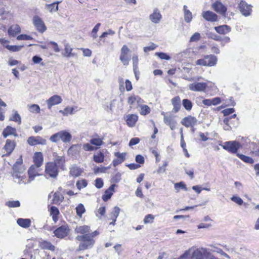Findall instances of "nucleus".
<instances>
[{
  "label": "nucleus",
  "mask_w": 259,
  "mask_h": 259,
  "mask_svg": "<svg viewBox=\"0 0 259 259\" xmlns=\"http://www.w3.org/2000/svg\"><path fill=\"white\" fill-rule=\"evenodd\" d=\"M78 241H81L79 245L78 249L83 250L93 247L95 244V240L92 238L91 235L87 234L83 235H78L76 237Z\"/></svg>",
  "instance_id": "1"
},
{
  "label": "nucleus",
  "mask_w": 259,
  "mask_h": 259,
  "mask_svg": "<svg viewBox=\"0 0 259 259\" xmlns=\"http://www.w3.org/2000/svg\"><path fill=\"white\" fill-rule=\"evenodd\" d=\"M72 139L71 134L66 131H61L53 135L50 138V140L54 143H57L61 140L64 143L69 142Z\"/></svg>",
  "instance_id": "2"
},
{
  "label": "nucleus",
  "mask_w": 259,
  "mask_h": 259,
  "mask_svg": "<svg viewBox=\"0 0 259 259\" xmlns=\"http://www.w3.org/2000/svg\"><path fill=\"white\" fill-rule=\"evenodd\" d=\"M217 62V58L214 55H207L204 58L198 59L196 64L201 66H207L209 67L215 65Z\"/></svg>",
  "instance_id": "3"
},
{
  "label": "nucleus",
  "mask_w": 259,
  "mask_h": 259,
  "mask_svg": "<svg viewBox=\"0 0 259 259\" xmlns=\"http://www.w3.org/2000/svg\"><path fill=\"white\" fill-rule=\"evenodd\" d=\"M189 250H191L190 252L191 259H204L209 254L207 250L202 247L196 249L191 248Z\"/></svg>",
  "instance_id": "4"
},
{
  "label": "nucleus",
  "mask_w": 259,
  "mask_h": 259,
  "mask_svg": "<svg viewBox=\"0 0 259 259\" xmlns=\"http://www.w3.org/2000/svg\"><path fill=\"white\" fill-rule=\"evenodd\" d=\"M45 174L46 176L56 178L58 175V168L53 162H49L46 164Z\"/></svg>",
  "instance_id": "5"
},
{
  "label": "nucleus",
  "mask_w": 259,
  "mask_h": 259,
  "mask_svg": "<svg viewBox=\"0 0 259 259\" xmlns=\"http://www.w3.org/2000/svg\"><path fill=\"white\" fill-rule=\"evenodd\" d=\"M223 148L231 153H236L241 147V144L236 141H228L221 145Z\"/></svg>",
  "instance_id": "6"
},
{
  "label": "nucleus",
  "mask_w": 259,
  "mask_h": 259,
  "mask_svg": "<svg viewBox=\"0 0 259 259\" xmlns=\"http://www.w3.org/2000/svg\"><path fill=\"white\" fill-rule=\"evenodd\" d=\"M163 115V121L165 124L168 125L171 130H174L176 128L177 122L175 119V116L172 115L170 113H161Z\"/></svg>",
  "instance_id": "7"
},
{
  "label": "nucleus",
  "mask_w": 259,
  "mask_h": 259,
  "mask_svg": "<svg viewBox=\"0 0 259 259\" xmlns=\"http://www.w3.org/2000/svg\"><path fill=\"white\" fill-rule=\"evenodd\" d=\"M207 87V83L204 82L195 81L188 85V88L190 91L198 92H205Z\"/></svg>",
  "instance_id": "8"
},
{
  "label": "nucleus",
  "mask_w": 259,
  "mask_h": 259,
  "mask_svg": "<svg viewBox=\"0 0 259 259\" xmlns=\"http://www.w3.org/2000/svg\"><path fill=\"white\" fill-rule=\"evenodd\" d=\"M130 52L128 47L126 45H123L121 49L120 60L124 65H127L131 60V57L128 55Z\"/></svg>",
  "instance_id": "9"
},
{
  "label": "nucleus",
  "mask_w": 259,
  "mask_h": 259,
  "mask_svg": "<svg viewBox=\"0 0 259 259\" xmlns=\"http://www.w3.org/2000/svg\"><path fill=\"white\" fill-rule=\"evenodd\" d=\"M33 22L35 28L39 32L43 33L46 30L47 27L45 26L44 21L38 16H34L33 18Z\"/></svg>",
  "instance_id": "10"
},
{
  "label": "nucleus",
  "mask_w": 259,
  "mask_h": 259,
  "mask_svg": "<svg viewBox=\"0 0 259 259\" xmlns=\"http://www.w3.org/2000/svg\"><path fill=\"white\" fill-rule=\"evenodd\" d=\"M211 7L217 13L223 16H225L227 8L220 1H216L212 4Z\"/></svg>",
  "instance_id": "11"
},
{
  "label": "nucleus",
  "mask_w": 259,
  "mask_h": 259,
  "mask_svg": "<svg viewBox=\"0 0 259 259\" xmlns=\"http://www.w3.org/2000/svg\"><path fill=\"white\" fill-rule=\"evenodd\" d=\"M27 143L29 145L35 146L37 145H45L47 144V141L45 139H43L41 137L31 136L28 138Z\"/></svg>",
  "instance_id": "12"
},
{
  "label": "nucleus",
  "mask_w": 259,
  "mask_h": 259,
  "mask_svg": "<svg viewBox=\"0 0 259 259\" xmlns=\"http://www.w3.org/2000/svg\"><path fill=\"white\" fill-rule=\"evenodd\" d=\"M197 121V119L195 117L189 115L182 119L181 124L187 127H194Z\"/></svg>",
  "instance_id": "13"
},
{
  "label": "nucleus",
  "mask_w": 259,
  "mask_h": 259,
  "mask_svg": "<svg viewBox=\"0 0 259 259\" xmlns=\"http://www.w3.org/2000/svg\"><path fill=\"white\" fill-rule=\"evenodd\" d=\"M201 15L205 20L209 22H216L218 20V16L210 11H203Z\"/></svg>",
  "instance_id": "14"
},
{
  "label": "nucleus",
  "mask_w": 259,
  "mask_h": 259,
  "mask_svg": "<svg viewBox=\"0 0 259 259\" xmlns=\"http://www.w3.org/2000/svg\"><path fill=\"white\" fill-rule=\"evenodd\" d=\"M48 108L51 109L52 106L58 105L62 102V98L57 95H53L47 100Z\"/></svg>",
  "instance_id": "15"
},
{
  "label": "nucleus",
  "mask_w": 259,
  "mask_h": 259,
  "mask_svg": "<svg viewBox=\"0 0 259 259\" xmlns=\"http://www.w3.org/2000/svg\"><path fill=\"white\" fill-rule=\"evenodd\" d=\"M127 102L131 108H135L140 106L143 101L139 96L133 95L128 98Z\"/></svg>",
  "instance_id": "16"
},
{
  "label": "nucleus",
  "mask_w": 259,
  "mask_h": 259,
  "mask_svg": "<svg viewBox=\"0 0 259 259\" xmlns=\"http://www.w3.org/2000/svg\"><path fill=\"white\" fill-rule=\"evenodd\" d=\"M68 227L65 225H63L56 229L54 231V233L57 237L63 238L67 236L68 233Z\"/></svg>",
  "instance_id": "17"
},
{
  "label": "nucleus",
  "mask_w": 259,
  "mask_h": 259,
  "mask_svg": "<svg viewBox=\"0 0 259 259\" xmlns=\"http://www.w3.org/2000/svg\"><path fill=\"white\" fill-rule=\"evenodd\" d=\"M240 11L245 16H248L250 15L251 12V7L247 5L245 2H241L239 4Z\"/></svg>",
  "instance_id": "18"
},
{
  "label": "nucleus",
  "mask_w": 259,
  "mask_h": 259,
  "mask_svg": "<svg viewBox=\"0 0 259 259\" xmlns=\"http://www.w3.org/2000/svg\"><path fill=\"white\" fill-rule=\"evenodd\" d=\"M35 165H32L30 166L28 170V174L29 175V179L28 183H30L31 181L34 180V178L36 176H38V170Z\"/></svg>",
  "instance_id": "19"
},
{
  "label": "nucleus",
  "mask_w": 259,
  "mask_h": 259,
  "mask_svg": "<svg viewBox=\"0 0 259 259\" xmlns=\"http://www.w3.org/2000/svg\"><path fill=\"white\" fill-rule=\"evenodd\" d=\"M2 135L5 138H6L8 136L11 135H13L15 137H18L16 129L11 126H7L5 128H4Z\"/></svg>",
  "instance_id": "20"
},
{
  "label": "nucleus",
  "mask_w": 259,
  "mask_h": 259,
  "mask_svg": "<svg viewBox=\"0 0 259 259\" xmlns=\"http://www.w3.org/2000/svg\"><path fill=\"white\" fill-rule=\"evenodd\" d=\"M16 144L13 141L10 140H7L6 144L4 146V150L6 151V155L10 154L14 150Z\"/></svg>",
  "instance_id": "21"
},
{
  "label": "nucleus",
  "mask_w": 259,
  "mask_h": 259,
  "mask_svg": "<svg viewBox=\"0 0 259 259\" xmlns=\"http://www.w3.org/2000/svg\"><path fill=\"white\" fill-rule=\"evenodd\" d=\"M44 161L43 155L41 152H36L33 156V162L37 168L39 167Z\"/></svg>",
  "instance_id": "22"
},
{
  "label": "nucleus",
  "mask_w": 259,
  "mask_h": 259,
  "mask_svg": "<svg viewBox=\"0 0 259 259\" xmlns=\"http://www.w3.org/2000/svg\"><path fill=\"white\" fill-rule=\"evenodd\" d=\"M138 119V116L136 114H128L126 117V122L130 127H134Z\"/></svg>",
  "instance_id": "23"
},
{
  "label": "nucleus",
  "mask_w": 259,
  "mask_h": 259,
  "mask_svg": "<svg viewBox=\"0 0 259 259\" xmlns=\"http://www.w3.org/2000/svg\"><path fill=\"white\" fill-rule=\"evenodd\" d=\"M171 104L173 106L172 111L175 113L178 112L181 107V99L179 96H176L171 99Z\"/></svg>",
  "instance_id": "24"
},
{
  "label": "nucleus",
  "mask_w": 259,
  "mask_h": 259,
  "mask_svg": "<svg viewBox=\"0 0 259 259\" xmlns=\"http://www.w3.org/2000/svg\"><path fill=\"white\" fill-rule=\"evenodd\" d=\"M115 184L111 185L110 187L105 191L104 194L102 196V199L104 201H108L111 197L114 191Z\"/></svg>",
  "instance_id": "25"
},
{
  "label": "nucleus",
  "mask_w": 259,
  "mask_h": 259,
  "mask_svg": "<svg viewBox=\"0 0 259 259\" xmlns=\"http://www.w3.org/2000/svg\"><path fill=\"white\" fill-rule=\"evenodd\" d=\"M149 18L153 23L157 24L159 22L161 19V15L158 9H155L153 13L150 15Z\"/></svg>",
  "instance_id": "26"
},
{
  "label": "nucleus",
  "mask_w": 259,
  "mask_h": 259,
  "mask_svg": "<svg viewBox=\"0 0 259 259\" xmlns=\"http://www.w3.org/2000/svg\"><path fill=\"white\" fill-rule=\"evenodd\" d=\"M83 170L78 166L73 165L70 167L69 174L73 177H77L81 175Z\"/></svg>",
  "instance_id": "27"
},
{
  "label": "nucleus",
  "mask_w": 259,
  "mask_h": 259,
  "mask_svg": "<svg viewBox=\"0 0 259 259\" xmlns=\"http://www.w3.org/2000/svg\"><path fill=\"white\" fill-rule=\"evenodd\" d=\"M21 32L20 27L18 24L13 25L8 29L9 35L14 37Z\"/></svg>",
  "instance_id": "28"
},
{
  "label": "nucleus",
  "mask_w": 259,
  "mask_h": 259,
  "mask_svg": "<svg viewBox=\"0 0 259 259\" xmlns=\"http://www.w3.org/2000/svg\"><path fill=\"white\" fill-rule=\"evenodd\" d=\"M214 29L218 33L222 34H225L231 31V28L226 25L215 27Z\"/></svg>",
  "instance_id": "29"
},
{
  "label": "nucleus",
  "mask_w": 259,
  "mask_h": 259,
  "mask_svg": "<svg viewBox=\"0 0 259 259\" xmlns=\"http://www.w3.org/2000/svg\"><path fill=\"white\" fill-rule=\"evenodd\" d=\"M17 224L22 228H28L31 224V221L29 219L19 218L17 221Z\"/></svg>",
  "instance_id": "30"
},
{
  "label": "nucleus",
  "mask_w": 259,
  "mask_h": 259,
  "mask_svg": "<svg viewBox=\"0 0 259 259\" xmlns=\"http://www.w3.org/2000/svg\"><path fill=\"white\" fill-rule=\"evenodd\" d=\"M50 212L53 220L56 222L58 220V215L60 213L59 209L56 206H52L50 209Z\"/></svg>",
  "instance_id": "31"
},
{
  "label": "nucleus",
  "mask_w": 259,
  "mask_h": 259,
  "mask_svg": "<svg viewBox=\"0 0 259 259\" xmlns=\"http://www.w3.org/2000/svg\"><path fill=\"white\" fill-rule=\"evenodd\" d=\"M64 199L63 196L59 192H55L53 195L52 199L53 203L55 204H60Z\"/></svg>",
  "instance_id": "32"
},
{
  "label": "nucleus",
  "mask_w": 259,
  "mask_h": 259,
  "mask_svg": "<svg viewBox=\"0 0 259 259\" xmlns=\"http://www.w3.org/2000/svg\"><path fill=\"white\" fill-rule=\"evenodd\" d=\"M65 162V158L63 156H57L55 160L54 163L56 164V165L60 167L61 169H63L64 165Z\"/></svg>",
  "instance_id": "33"
},
{
  "label": "nucleus",
  "mask_w": 259,
  "mask_h": 259,
  "mask_svg": "<svg viewBox=\"0 0 259 259\" xmlns=\"http://www.w3.org/2000/svg\"><path fill=\"white\" fill-rule=\"evenodd\" d=\"M40 246L42 249H48L51 251L55 250V246L50 242L42 241L40 243Z\"/></svg>",
  "instance_id": "34"
},
{
  "label": "nucleus",
  "mask_w": 259,
  "mask_h": 259,
  "mask_svg": "<svg viewBox=\"0 0 259 259\" xmlns=\"http://www.w3.org/2000/svg\"><path fill=\"white\" fill-rule=\"evenodd\" d=\"M60 3V2H56L51 4H46L45 7L51 13L54 11L56 12L58 10V5Z\"/></svg>",
  "instance_id": "35"
},
{
  "label": "nucleus",
  "mask_w": 259,
  "mask_h": 259,
  "mask_svg": "<svg viewBox=\"0 0 259 259\" xmlns=\"http://www.w3.org/2000/svg\"><path fill=\"white\" fill-rule=\"evenodd\" d=\"M90 227L88 226H80L76 228L75 231L78 233L82 234L83 235L87 234L89 233Z\"/></svg>",
  "instance_id": "36"
},
{
  "label": "nucleus",
  "mask_w": 259,
  "mask_h": 259,
  "mask_svg": "<svg viewBox=\"0 0 259 259\" xmlns=\"http://www.w3.org/2000/svg\"><path fill=\"white\" fill-rule=\"evenodd\" d=\"M120 208L117 206H115L113 211L111 212L110 219L112 221H116V219L119 215L120 212Z\"/></svg>",
  "instance_id": "37"
},
{
  "label": "nucleus",
  "mask_w": 259,
  "mask_h": 259,
  "mask_svg": "<svg viewBox=\"0 0 259 259\" xmlns=\"http://www.w3.org/2000/svg\"><path fill=\"white\" fill-rule=\"evenodd\" d=\"M237 156L242 161L246 163L249 164H252L254 163V160L250 157L239 153H237Z\"/></svg>",
  "instance_id": "38"
},
{
  "label": "nucleus",
  "mask_w": 259,
  "mask_h": 259,
  "mask_svg": "<svg viewBox=\"0 0 259 259\" xmlns=\"http://www.w3.org/2000/svg\"><path fill=\"white\" fill-rule=\"evenodd\" d=\"M182 105L187 111H190L192 109L193 106L192 102L187 99L183 100Z\"/></svg>",
  "instance_id": "39"
},
{
  "label": "nucleus",
  "mask_w": 259,
  "mask_h": 259,
  "mask_svg": "<svg viewBox=\"0 0 259 259\" xmlns=\"http://www.w3.org/2000/svg\"><path fill=\"white\" fill-rule=\"evenodd\" d=\"M93 159L96 162L101 163L104 161V155L103 153L100 152L94 155Z\"/></svg>",
  "instance_id": "40"
},
{
  "label": "nucleus",
  "mask_w": 259,
  "mask_h": 259,
  "mask_svg": "<svg viewBox=\"0 0 259 259\" xmlns=\"http://www.w3.org/2000/svg\"><path fill=\"white\" fill-rule=\"evenodd\" d=\"M80 146L79 145H73L68 149V152L72 154H76L79 153Z\"/></svg>",
  "instance_id": "41"
},
{
  "label": "nucleus",
  "mask_w": 259,
  "mask_h": 259,
  "mask_svg": "<svg viewBox=\"0 0 259 259\" xmlns=\"http://www.w3.org/2000/svg\"><path fill=\"white\" fill-rule=\"evenodd\" d=\"M65 53L63 54L64 56L70 57L71 56H74V53H72V49L68 45H66L65 46Z\"/></svg>",
  "instance_id": "42"
},
{
  "label": "nucleus",
  "mask_w": 259,
  "mask_h": 259,
  "mask_svg": "<svg viewBox=\"0 0 259 259\" xmlns=\"http://www.w3.org/2000/svg\"><path fill=\"white\" fill-rule=\"evenodd\" d=\"M76 185L78 189L81 190L87 186L88 182L86 180L81 179L77 181Z\"/></svg>",
  "instance_id": "43"
},
{
  "label": "nucleus",
  "mask_w": 259,
  "mask_h": 259,
  "mask_svg": "<svg viewBox=\"0 0 259 259\" xmlns=\"http://www.w3.org/2000/svg\"><path fill=\"white\" fill-rule=\"evenodd\" d=\"M76 214L78 216L81 217L82 214L85 212V209L84 205L80 203L76 207Z\"/></svg>",
  "instance_id": "44"
},
{
  "label": "nucleus",
  "mask_w": 259,
  "mask_h": 259,
  "mask_svg": "<svg viewBox=\"0 0 259 259\" xmlns=\"http://www.w3.org/2000/svg\"><path fill=\"white\" fill-rule=\"evenodd\" d=\"M140 108V114L141 115H145L150 112V108L146 105H141Z\"/></svg>",
  "instance_id": "45"
},
{
  "label": "nucleus",
  "mask_w": 259,
  "mask_h": 259,
  "mask_svg": "<svg viewBox=\"0 0 259 259\" xmlns=\"http://www.w3.org/2000/svg\"><path fill=\"white\" fill-rule=\"evenodd\" d=\"M174 188L177 192H179L180 189H183L185 191L187 190L186 185L183 182L176 183L174 185Z\"/></svg>",
  "instance_id": "46"
},
{
  "label": "nucleus",
  "mask_w": 259,
  "mask_h": 259,
  "mask_svg": "<svg viewBox=\"0 0 259 259\" xmlns=\"http://www.w3.org/2000/svg\"><path fill=\"white\" fill-rule=\"evenodd\" d=\"M74 108L73 107H66L63 110H60L59 112L62 113L63 115L67 116L68 114H72L73 113Z\"/></svg>",
  "instance_id": "47"
},
{
  "label": "nucleus",
  "mask_w": 259,
  "mask_h": 259,
  "mask_svg": "<svg viewBox=\"0 0 259 259\" xmlns=\"http://www.w3.org/2000/svg\"><path fill=\"white\" fill-rule=\"evenodd\" d=\"M29 110L32 113H38L40 112L39 106L37 104H32L28 106Z\"/></svg>",
  "instance_id": "48"
},
{
  "label": "nucleus",
  "mask_w": 259,
  "mask_h": 259,
  "mask_svg": "<svg viewBox=\"0 0 259 259\" xmlns=\"http://www.w3.org/2000/svg\"><path fill=\"white\" fill-rule=\"evenodd\" d=\"M90 142L91 144L97 146H100L103 143V140L101 138H93L90 140Z\"/></svg>",
  "instance_id": "49"
},
{
  "label": "nucleus",
  "mask_w": 259,
  "mask_h": 259,
  "mask_svg": "<svg viewBox=\"0 0 259 259\" xmlns=\"http://www.w3.org/2000/svg\"><path fill=\"white\" fill-rule=\"evenodd\" d=\"M23 46H10L8 45L6 46V48L12 52H18L21 50L23 47Z\"/></svg>",
  "instance_id": "50"
},
{
  "label": "nucleus",
  "mask_w": 259,
  "mask_h": 259,
  "mask_svg": "<svg viewBox=\"0 0 259 259\" xmlns=\"http://www.w3.org/2000/svg\"><path fill=\"white\" fill-rule=\"evenodd\" d=\"M184 19L187 23H190L192 19V14L190 11H185L184 12Z\"/></svg>",
  "instance_id": "51"
},
{
  "label": "nucleus",
  "mask_w": 259,
  "mask_h": 259,
  "mask_svg": "<svg viewBox=\"0 0 259 259\" xmlns=\"http://www.w3.org/2000/svg\"><path fill=\"white\" fill-rule=\"evenodd\" d=\"M6 205L9 207H18L20 206V203L19 201H9L6 203Z\"/></svg>",
  "instance_id": "52"
},
{
  "label": "nucleus",
  "mask_w": 259,
  "mask_h": 259,
  "mask_svg": "<svg viewBox=\"0 0 259 259\" xmlns=\"http://www.w3.org/2000/svg\"><path fill=\"white\" fill-rule=\"evenodd\" d=\"M100 26H101V24L98 23L95 25V26L93 29L91 35H92V37L94 39H96L97 37V32L98 31Z\"/></svg>",
  "instance_id": "53"
},
{
  "label": "nucleus",
  "mask_w": 259,
  "mask_h": 259,
  "mask_svg": "<svg viewBox=\"0 0 259 259\" xmlns=\"http://www.w3.org/2000/svg\"><path fill=\"white\" fill-rule=\"evenodd\" d=\"M82 148L83 150L86 151H92L97 149V148L93 146L91 143L83 144Z\"/></svg>",
  "instance_id": "54"
},
{
  "label": "nucleus",
  "mask_w": 259,
  "mask_h": 259,
  "mask_svg": "<svg viewBox=\"0 0 259 259\" xmlns=\"http://www.w3.org/2000/svg\"><path fill=\"white\" fill-rule=\"evenodd\" d=\"M211 251L212 252H215L220 253V254H222V255H223L225 257H227L228 258L229 257V255L227 253L224 252L222 249L218 248L217 247L213 246L212 247V248L211 249Z\"/></svg>",
  "instance_id": "55"
},
{
  "label": "nucleus",
  "mask_w": 259,
  "mask_h": 259,
  "mask_svg": "<svg viewBox=\"0 0 259 259\" xmlns=\"http://www.w3.org/2000/svg\"><path fill=\"white\" fill-rule=\"evenodd\" d=\"M154 217V216L151 214H149L146 215L144 219V222L145 224H148V223H152L153 222Z\"/></svg>",
  "instance_id": "56"
},
{
  "label": "nucleus",
  "mask_w": 259,
  "mask_h": 259,
  "mask_svg": "<svg viewBox=\"0 0 259 259\" xmlns=\"http://www.w3.org/2000/svg\"><path fill=\"white\" fill-rule=\"evenodd\" d=\"M110 166H108V167H104V166H102L101 167H97L96 168H95L94 169V172L95 173H99V172H101V173H105L106 172V170L107 169H108L109 168H110Z\"/></svg>",
  "instance_id": "57"
},
{
  "label": "nucleus",
  "mask_w": 259,
  "mask_h": 259,
  "mask_svg": "<svg viewBox=\"0 0 259 259\" xmlns=\"http://www.w3.org/2000/svg\"><path fill=\"white\" fill-rule=\"evenodd\" d=\"M21 118L20 115L16 111L15 112L13 116L10 118V120L18 122L19 124L21 123Z\"/></svg>",
  "instance_id": "58"
},
{
  "label": "nucleus",
  "mask_w": 259,
  "mask_h": 259,
  "mask_svg": "<svg viewBox=\"0 0 259 259\" xmlns=\"http://www.w3.org/2000/svg\"><path fill=\"white\" fill-rule=\"evenodd\" d=\"M121 174L120 172H117L111 178L112 183H116L119 182L121 180Z\"/></svg>",
  "instance_id": "59"
},
{
  "label": "nucleus",
  "mask_w": 259,
  "mask_h": 259,
  "mask_svg": "<svg viewBox=\"0 0 259 259\" xmlns=\"http://www.w3.org/2000/svg\"><path fill=\"white\" fill-rule=\"evenodd\" d=\"M231 200L239 205H241L243 203V201L242 199L240 197L237 196H233L231 198Z\"/></svg>",
  "instance_id": "60"
},
{
  "label": "nucleus",
  "mask_w": 259,
  "mask_h": 259,
  "mask_svg": "<svg viewBox=\"0 0 259 259\" xmlns=\"http://www.w3.org/2000/svg\"><path fill=\"white\" fill-rule=\"evenodd\" d=\"M126 153L115 152L114 155L117 159L123 162L125 159Z\"/></svg>",
  "instance_id": "61"
},
{
  "label": "nucleus",
  "mask_w": 259,
  "mask_h": 259,
  "mask_svg": "<svg viewBox=\"0 0 259 259\" xmlns=\"http://www.w3.org/2000/svg\"><path fill=\"white\" fill-rule=\"evenodd\" d=\"M155 55L158 56L161 59H164L168 60L170 59V57L164 53H156Z\"/></svg>",
  "instance_id": "62"
},
{
  "label": "nucleus",
  "mask_w": 259,
  "mask_h": 259,
  "mask_svg": "<svg viewBox=\"0 0 259 259\" xmlns=\"http://www.w3.org/2000/svg\"><path fill=\"white\" fill-rule=\"evenodd\" d=\"M200 38V34L198 32H195L190 38V41L191 42H194L198 41Z\"/></svg>",
  "instance_id": "63"
},
{
  "label": "nucleus",
  "mask_w": 259,
  "mask_h": 259,
  "mask_svg": "<svg viewBox=\"0 0 259 259\" xmlns=\"http://www.w3.org/2000/svg\"><path fill=\"white\" fill-rule=\"evenodd\" d=\"M32 39H33V38L31 36L26 35V34H21V35H18L17 37V39L19 40H31Z\"/></svg>",
  "instance_id": "64"
}]
</instances>
